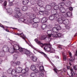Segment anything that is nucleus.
I'll list each match as a JSON object with an SVG mask.
<instances>
[{"instance_id": "423d86ee", "label": "nucleus", "mask_w": 77, "mask_h": 77, "mask_svg": "<svg viewBox=\"0 0 77 77\" xmlns=\"http://www.w3.org/2000/svg\"><path fill=\"white\" fill-rule=\"evenodd\" d=\"M8 74H11L12 75L16 74V70L12 69V68H10L7 70Z\"/></svg>"}, {"instance_id": "cd10ccee", "label": "nucleus", "mask_w": 77, "mask_h": 77, "mask_svg": "<svg viewBox=\"0 0 77 77\" xmlns=\"http://www.w3.org/2000/svg\"><path fill=\"white\" fill-rule=\"evenodd\" d=\"M24 53V54H26L27 56H28L30 54V52L29 51H28L26 49H25Z\"/></svg>"}, {"instance_id": "f8f14e48", "label": "nucleus", "mask_w": 77, "mask_h": 77, "mask_svg": "<svg viewBox=\"0 0 77 77\" xmlns=\"http://www.w3.org/2000/svg\"><path fill=\"white\" fill-rule=\"evenodd\" d=\"M65 17H66V15H64L62 16L61 17L59 18L57 20V22H59V21H62L63 20V18H65Z\"/></svg>"}, {"instance_id": "6e6552de", "label": "nucleus", "mask_w": 77, "mask_h": 77, "mask_svg": "<svg viewBox=\"0 0 77 77\" xmlns=\"http://www.w3.org/2000/svg\"><path fill=\"white\" fill-rule=\"evenodd\" d=\"M55 17L53 15H51L49 17V19L51 21H53L54 20V18H55V17H56L57 18V16H56V15H58L57 14L55 15Z\"/></svg>"}, {"instance_id": "9b49d317", "label": "nucleus", "mask_w": 77, "mask_h": 77, "mask_svg": "<svg viewBox=\"0 0 77 77\" xmlns=\"http://www.w3.org/2000/svg\"><path fill=\"white\" fill-rule=\"evenodd\" d=\"M22 70V68L21 67H18L16 68V74H17V72L18 73H20L21 72V71Z\"/></svg>"}, {"instance_id": "2eb2a0df", "label": "nucleus", "mask_w": 77, "mask_h": 77, "mask_svg": "<svg viewBox=\"0 0 77 77\" xmlns=\"http://www.w3.org/2000/svg\"><path fill=\"white\" fill-rule=\"evenodd\" d=\"M45 9L47 11H50L51 9V7L50 5H46L45 7Z\"/></svg>"}, {"instance_id": "dca6fc26", "label": "nucleus", "mask_w": 77, "mask_h": 77, "mask_svg": "<svg viewBox=\"0 0 77 77\" xmlns=\"http://www.w3.org/2000/svg\"><path fill=\"white\" fill-rule=\"evenodd\" d=\"M63 15H66V17H65V18H67L68 17H72V13L70 12H68L66 14H64Z\"/></svg>"}, {"instance_id": "49530a36", "label": "nucleus", "mask_w": 77, "mask_h": 77, "mask_svg": "<svg viewBox=\"0 0 77 77\" xmlns=\"http://www.w3.org/2000/svg\"><path fill=\"white\" fill-rule=\"evenodd\" d=\"M11 63H12V66H15V65H17V64L16 63H15V62H12Z\"/></svg>"}, {"instance_id": "e433bc0d", "label": "nucleus", "mask_w": 77, "mask_h": 77, "mask_svg": "<svg viewBox=\"0 0 77 77\" xmlns=\"http://www.w3.org/2000/svg\"><path fill=\"white\" fill-rule=\"evenodd\" d=\"M74 57L69 59V63L72 62H73V61H74Z\"/></svg>"}, {"instance_id": "79ce46f5", "label": "nucleus", "mask_w": 77, "mask_h": 77, "mask_svg": "<svg viewBox=\"0 0 77 77\" xmlns=\"http://www.w3.org/2000/svg\"><path fill=\"white\" fill-rule=\"evenodd\" d=\"M71 2L70 1H69L67 3V6L69 7L71 6Z\"/></svg>"}, {"instance_id": "bf43d9fd", "label": "nucleus", "mask_w": 77, "mask_h": 77, "mask_svg": "<svg viewBox=\"0 0 77 77\" xmlns=\"http://www.w3.org/2000/svg\"><path fill=\"white\" fill-rule=\"evenodd\" d=\"M66 29H69L70 28V27L68 25H66Z\"/></svg>"}, {"instance_id": "39448f33", "label": "nucleus", "mask_w": 77, "mask_h": 77, "mask_svg": "<svg viewBox=\"0 0 77 77\" xmlns=\"http://www.w3.org/2000/svg\"><path fill=\"white\" fill-rule=\"evenodd\" d=\"M51 47V46L50 44H45V47L44 48V49L45 51H50V52Z\"/></svg>"}, {"instance_id": "e2e57ef3", "label": "nucleus", "mask_w": 77, "mask_h": 77, "mask_svg": "<svg viewBox=\"0 0 77 77\" xmlns=\"http://www.w3.org/2000/svg\"><path fill=\"white\" fill-rule=\"evenodd\" d=\"M20 61H17V63H16V65H20Z\"/></svg>"}, {"instance_id": "6ab92c4d", "label": "nucleus", "mask_w": 77, "mask_h": 77, "mask_svg": "<svg viewBox=\"0 0 77 77\" xmlns=\"http://www.w3.org/2000/svg\"><path fill=\"white\" fill-rule=\"evenodd\" d=\"M47 24H42L41 25V27L42 30H45L46 29H47Z\"/></svg>"}, {"instance_id": "ddd939ff", "label": "nucleus", "mask_w": 77, "mask_h": 77, "mask_svg": "<svg viewBox=\"0 0 77 77\" xmlns=\"http://www.w3.org/2000/svg\"><path fill=\"white\" fill-rule=\"evenodd\" d=\"M47 18L46 17H43L41 20V23H47Z\"/></svg>"}, {"instance_id": "3c124183", "label": "nucleus", "mask_w": 77, "mask_h": 77, "mask_svg": "<svg viewBox=\"0 0 77 77\" xmlns=\"http://www.w3.org/2000/svg\"><path fill=\"white\" fill-rule=\"evenodd\" d=\"M37 43L38 44H40V45L42 44V46H44V45L40 41H38V42H37Z\"/></svg>"}, {"instance_id": "8fccbe9b", "label": "nucleus", "mask_w": 77, "mask_h": 77, "mask_svg": "<svg viewBox=\"0 0 77 77\" xmlns=\"http://www.w3.org/2000/svg\"><path fill=\"white\" fill-rule=\"evenodd\" d=\"M28 56H29V57H30L31 58H32V57H33V54H32L30 53L29 55H28Z\"/></svg>"}, {"instance_id": "7c9ffc66", "label": "nucleus", "mask_w": 77, "mask_h": 77, "mask_svg": "<svg viewBox=\"0 0 77 77\" xmlns=\"http://www.w3.org/2000/svg\"><path fill=\"white\" fill-rule=\"evenodd\" d=\"M52 30L54 33H57V32H58V30H57V29L56 27L53 28L52 29Z\"/></svg>"}, {"instance_id": "a18cd8bd", "label": "nucleus", "mask_w": 77, "mask_h": 77, "mask_svg": "<svg viewBox=\"0 0 77 77\" xmlns=\"http://www.w3.org/2000/svg\"><path fill=\"white\" fill-rule=\"evenodd\" d=\"M57 29L58 31V30H61V27H60V26L58 25L57 26Z\"/></svg>"}, {"instance_id": "a19ab883", "label": "nucleus", "mask_w": 77, "mask_h": 77, "mask_svg": "<svg viewBox=\"0 0 77 77\" xmlns=\"http://www.w3.org/2000/svg\"><path fill=\"white\" fill-rule=\"evenodd\" d=\"M40 71H43L44 70V66H41L39 68Z\"/></svg>"}, {"instance_id": "393cba45", "label": "nucleus", "mask_w": 77, "mask_h": 77, "mask_svg": "<svg viewBox=\"0 0 77 77\" xmlns=\"http://www.w3.org/2000/svg\"><path fill=\"white\" fill-rule=\"evenodd\" d=\"M27 9H28V8L26 6H24L22 8V10L23 11H26Z\"/></svg>"}, {"instance_id": "4d7b16f0", "label": "nucleus", "mask_w": 77, "mask_h": 77, "mask_svg": "<svg viewBox=\"0 0 77 77\" xmlns=\"http://www.w3.org/2000/svg\"><path fill=\"white\" fill-rule=\"evenodd\" d=\"M44 12L43 11H39V14H40V15H42V14H44Z\"/></svg>"}, {"instance_id": "c756f323", "label": "nucleus", "mask_w": 77, "mask_h": 77, "mask_svg": "<svg viewBox=\"0 0 77 77\" xmlns=\"http://www.w3.org/2000/svg\"><path fill=\"white\" fill-rule=\"evenodd\" d=\"M25 49L22 48L21 47H20L19 49V50L20 52L21 53H23V52L24 53V51H25Z\"/></svg>"}, {"instance_id": "37998d69", "label": "nucleus", "mask_w": 77, "mask_h": 77, "mask_svg": "<svg viewBox=\"0 0 77 77\" xmlns=\"http://www.w3.org/2000/svg\"><path fill=\"white\" fill-rule=\"evenodd\" d=\"M73 69L75 70V72H76V70H77V66H74L73 67Z\"/></svg>"}, {"instance_id": "5fc2aeb1", "label": "nucleus", "mask_w": 77, "mask_h": 77, "mask_svg": "<svg viewBox=\"0 0 77 77\" xmlns=\"http://www.w3.org/2000/svg\"><path fill=\"white\" fill-rule=\"evenodd\" d=\"M63 59H64V60H66V55H63Z\"/></svg>"}, {"instance_id": "69168bd1", "label": "nucleus", "mask_w": 77, "mask_h": 77, "mask_svg": "<svg viewBox=\"0 0 77 77\" xmlns=\"http://www.w3.org/2000/svg\"><path fill=\"white\" fill-rule=\"evenodd\" d=\"M54 71H55V72L56 73V74H57V69H56V68H54Z\"/></svg>"}, {"instance_id": "58836bf2", "label": "nucleus", "mask_w": 77, "mask_h": 77, "mask_svg": "<svg viewBox=\"0 0 77 77\" xmlns=\"http://www.w3.org/2000/svg\"><path fill=\"white\" fill-rule=\"evenodd\" d=\"M50 38V37H49L48 36V37H47L46 39L47 42H49L51 41V39Z\"/></svg>"}, {"instance_id": "ea45409f", "label": "nucleus", "mask_w": 77, "mask_h": 77, "mask_svg": "<svg viewBox=\"0 0 77 77\" xmlns=\"http://www.w3.org/2000/svg\"><path fill=\"white\" fill-rule=\"evenodd\" d=\"M32 9L34 11H36L37 9V10H38V9H39V8H38V7L37 8L36 7H34L32 8Z\"/></svg>"}, {"instance_id": "c85d7f7f", "label": "nucleus", "mask_w": 77, "mask_h": 77, "mask_svg": "<svg viewBox=\"0 0 77 77\" xmlns=\"http://www.w3.org/2000/svg\"><path fill=\"white\" fill-rule=\"evenodd\" d=\"M47 37L45 35H43L41 36L40 39L41 40H45L47 39Z\"/></svg>"}, {"instance_id": "2f4dec72", "label": "nucleus", "mask_w": 77, "mask_h": 77, "mask_svg": "<svg viewBox=\"0 0 77 77\" xmlns=\"http://www.w3.org/2000/svg\"><path fill=\"white\" fill-rule=\"evenodd\" d=\"M30 69L32 71H34L35 69H36V66L34 65H32Z\"/></svg>"}, {"instance_id": "0eeeda50", "label": "nucleus", "mask_w": 77, "mask_h": 77, "mask_svg": "<svg viewBox=\"0 0 77 77\" xmlns=\"http://www.w3.org/2000/svg\"><path fill=\"white\" fill-rule=\"evenodd\" d=\"M61 35L62 34L60 33H58V34H57V35L56 34V33H52V36L53 37V38H57V36H58V37H60Z\"/></svg>"}, {"instance_id": "72a5a7b5", "label": "nucleus", "mask_w": 77, "mask_h": 77, "mask_svg": "<svg viewBox=\"0 0 77 77\" xmlns=\"http://www.w3.org/2000/svg\"><path fill=\"white\" fill-rule=\"evenodd\" d=\"M31 59L34 62H36L37 60V58H36V57H32Z\"/></svg>"}, {"instance_id": "f257e3e1", "label": "nucleus", "mask_w": 77, "mask_h": 77, "mask_svg": "<svg viewBox=\"0 0 77 77\" xmlns=\"http://www.w3.org/2000/svg\"><path fill=\"white\" fill-rule=\"evenodd\" d=\"M18 21L19 23H25L28 24H31L32 25L34 23L33 20L29 19V18L26 17V16L23 17V18H20L18 20Z\"/></svg>"}, {"instance_id": "20e7f679", "label": "nucleus", "mask_w": 77, "mask_h": 77, "mask_svg": "<svg viewBox=\"0 0 77 77\" xmlns=\"http://www.w3.org/2000/svg\"><path fill=\"white\" fill-rule=\"evenodd\" d=\"M59 8V6L58 5H55L54 7V9H52L51 10V12L54 15H57V10H58Z\"/></svg>"}, {"instance_id": "c03bdc74", "label": "nucleus", "mask_w": 77, "mask_h": 77, "mask_svg": "<svg viewBox=\"0 0 77 77\" xmlns=\"http://www.w3.org/2000/svg\"><path fill=\"white\" fill-rule=\"evenodd\" d=\"M54 51H55V50H54V49L51 48L50 52L52 53H54Z\"/></svg>"}, {"instance_id": "412c9836", "label": "nucleus", "mask_w": 77, "mask_h": 77, "mask_svg": "<svg viewBox=\"0 0 77 77\" xmlns=\"http://www.w3.org/2000/svg\"><path fill=\"white\" fill-rule=\"evenodd\" d=\"M70 74L71 75H70V77H73V74L74 73V70L72 68H71L70 69Z\"/></svg>"}, {"instance_id": "f03ea898", "label": "nucleus", "mask_w": 77, "mask_h": 77, "mask_svg": "<svg viewBox=\"0 0 77 77\" xmlns=\"http://www.w3.org/2000/svg\"><path fill=\"white\" fill-rule=\"evenodd\" d=\"M37 4L38 6H39L38 7V8L39 9L38 10H40L41 11L44 12L45 10V8L42 7L44 5V2L42 1H39L38 2Z\"/></svg>"}, {"instance_id": "f3484780", "label": "nucleus", "mask_w": 77, "mask_h": 77, "mask_svg": "<svg viewBox=\"0 0 77 77\" xmlns=\"http://www.w3.org/2000/svg\"><path fill=\"white\" fill-rule=\"evenodd\" d=\"M38 74L39 75V77H44V72L43 71H40L38 73Z\"/></svg>"}, {"instance_id": "338daca9", "label": "nucleus", "mask_w": 77, "mask_h": 77, "mask_svg": "<svg viewBox=\"0 0 77 77\" xmlns=\"http://www.w3.org/2000/svg\"><path fill=\"white\" fill-rule=\"evenodd\" d=\"M15 5L17 6H19V4L18 3H15Z\"/></svg>"}, {"instance_id": "bb28decb", "label": "nucleus", "mask_w": 77, "mask_h": 77, "mask_svg": "<svg viewBox=\"0 0 77 77\" xmlns=\"http://www.w3.org/2000/svg\"><path fill=\"white\" fill-rule=\"evenodd\" d=\"M32 25L33 27H34L35 28H36V27H38V24L37 23H34V22Z\"/></svg>"}, {"instance_id": "13d9d810", "label": "nucleus", "mask_w": 77, "mask_h": 77, "mask_svg": "<svg viewBox=\"0 0 77 77\" xmlns=\"http://www.w3.org/2000/svg\"><path fill=\"white\" fill-rule=\"evenodd\" d=\"M7 5V2L6 1H5L4 3V6H6Z\"/></svg>"}, {"instance_id": "680f3d73", "label": "nucleus", "mask_w": 77, "mask_h": 77, "mask_svg": "<svg viewBox=\"0 0 77 77\" xmlns=\"http://www.w3.org/2000/svg\"><path fill=\"white\" fill-rule=\"evenodd\" d=\"M34 72H36V73L37 72H38V69H35L34 70Z\"/></svg>"}, {"instance_id": "5701e85b", "label": "nucleus", "mask_w": 77, "mask_h": 77, "mask_svg": "<svg viewBox=\"0 0 77 77\" xmlns=\"http://www.w3.org/2000/svg\"><path fill=\"white\" fill-rule=\"evenodd\" d=\"M59 10L62 13H65V9L64 8H61L59 9Z\"/></svg>"}, {"instance_id": "0e129e2a", "label": "nucleus", "mask_w": 77, "mask_h": 77, "mask_svg": "<svg viewBox=\"0 0 77 77\" xmlns=\"http://www.w3.org/2000/svg\"><path fill=\"white\" fill-rule=\"evenodd\" d=\"M68 9L70 10V11H72V9H73V8H72L71 7H69Z\"/></svg>"}, {"instance_id": "6e6d98bb", "label": "nucleus", "mask_w": 77, "mask_h": 77, "mask_svg": "<svg viewBox=\"0 0 77 77\" xmlns=\"http://www.w3.org/2000/svg\"><path fill=\"white\" fill-rule=\"evenodd\" d=\"M58 23H59V24H62V23H63V20H61L60 21H59L58 22Z\"/></svg>"}, {"instance_id": "aec40b11", "label": "nucleus", "mask_w": 77, "mask_h": 77, "mask_svg": "<svg viewBox=\"0 0 77 77\" xmlns=\"http://www.w3.org/2000/svg\"><path fill=\"white\" fill-rule=\"evenodd\" d=\"M33 21L34 23H38L39 21V19L37 17H35L33 19Z\"/></svg>"}, {"instance_id": "774afa93", "label": "nucleus", "mask_w": 77, "mask_h": 77, "mask_svg": "<svg viewBox=\"0 0 77 77\" xmlns=\"http://www.w3.org/2000/svg\"><path fill=\"white\" fill-rule=\"evenodd\" d=\"M12 5H13L12 2H9V6H12Z\"/></svg>"}, {"instance_id": "a878e982", "label": "nucleus", "mask_w": 77, "mask_h": 77, "mask_svg": "<svg viewBox=\"0 0 77 77\" xmlns=\"http://www.w3.org/2000/svg\"><path fill=\"white\" fill-rule=\"evenodd\" d=\"M38 51V52H39V53H41V54H42L43 55H44V56L46 58V59H49L48 57H47V55H46V54H45V53H44L42 52H40L39 51Z\"/></svg>"}, {"instance_id": "603ef678", "label": "nucleus", "mask_w": 77, "mask_h": 77, "mask_svg": "<svg viewBox=\"0 0 77 77\" xmlns=\"http://www.w3.org/2000/svg\"><path fill=\"white\" fill-rule=\"evenodd\" d=\"M17 56H18V55H17V54H15L14 56V59H17Z\"/></svg>"}, {"instance_id": "1a4fd4ad", "label": "nucleus", "mask_w": 77, "mask_h": 77, "mask_svg": "<svg viewBox=\"0 0 77 77\" xmlns=\"http://www.w3.org/2000/svg\"><path fill=\"white\" fill-rule=\"evenodd\" d=\"M36 15L34 14H31L30 15L28 16L27 18H29L30 19L33 20L35 18Z\"/></svg>"}, {"instance_id": "a211bd4d", "label": "nucleus", "mask_w": 77, "mask_h": 77, "mask_svg": "<svg viewBox=\"0 0 77 77\" xmlns=\"http://www.w3.org/2000/svg\"><path fill=\"white\" fill-rule=\"evenodd\" d=\"M23 3L24 5H27L29 1V0H23Z\"/></svg>"}, {"instance_id": "052dcab7", "label": "nucleus", "mask_w": 77, "mask_h": 77, "mask_svg": "<svg viewBox=\"0 0 77 77\" xmlns=\"http://www.w3.org/2000/svg\"><path fill=\"white\" fill-rule=\"evenodd\" d=\"M62 72H66V70L65 68H64L62 70Z\"/></svg>"}, {"instance_id": "864d4df0", "label": "nucleus", "mask_w": 77, "mask_h": 77, "mask_svg": "<svg viewBox=\"0 0 77 77\" xmlns=\"http://www.w3.org/2000/svg\"><path fill=\"white\" fill-rule=\"evenodd\" d=\"M44 13H45V14H46V15H48L49 14V12L47 11H45L44 12Z\"/></svg>"}, {"instance_id": "4c0bfd02", "label": "nucleus", "mask_w": 77, "mask_h": 77, "mask_svg": "<svg viewBox=\"0 0 77 77\" xmlns=\"http://www.w3.org/2000/svg\"><path fill=\"white\" fill-rule=\"evenodd\" d=\"M30 76L31 77H36V75L34 73H32L30 75Z\"/></svg>"}, {"instance_id": "de8ad7c7", "label": "nucleus", "mask_w": 77, "mask_h": 77, "mask_svg": "<svg viewBox=\"0 0 77 77\" xmlns=\"http://www.w3.org/2000/svg\"><path fill=\"white\" fill-rule=\"evenodd\" d=\"M25 70L26 72H28L29 71V67H26L25 69Z\"/></svg>"}, {"instance_id": "9d476101", "label": "nucleus", "mask_w": 77, "mask_h": 77, "mask_svg": "<svg viewBox=\"0 0 77 77\" xmlns=\"http://www.w3.org/2000/svg\"><path fill=\"white\" fill-rule=\"evenodd\" d=\"M3 49H4L3 50V51L4 52L5 51L7 52L9 51V47L7 46H4L2 47Z\"/></svg>"}, {"instance_id": "4be33fe9", "label": "nucleus", "mask_w": 77, "mask_h": 77, "mask_svg": "<svg viewBox=\"0 0 77 77\" xmlns=\"http://www.w3.org/2000/svg\"><path fill=\"white\" fill-rule=\"evenodd\" d=\"M63 24H64L67 25L69 24V20L67 19H65L63 20Z\"/></svg>"}, {"instance_id": "4468645a", "label": "nucleus", "mask_w": 77, "mask_h": 77, "mask_svg": "<svg viewBox=\"0 0 77 77\" xmlns=\"http://www.w3.org/2000/svg\"><path fill=\"white\" fill-rule=\"evenodd\" d=\"M47 33L48 34V36L49 38H50V37H51V36H52V33H51V30H48L47 32Z\"/></svg>"}, {"instance_id": "473e14b6", "label": "nucleus", "mask_w": 77, "mask_h": 77, "mask_svg": "<svg viewBox=\"0 0 77 77\" xmlns=\"http://www.w3.org/2000/svg\"><path fill=\"white\" fill-rule=\"evenodd\" d=\"M64 5H65V3H64V2H60L58 4L59 6L61 8L62 7V6H63Z\"/></svg>"}, {"instance_id": "f704fd0d", "label": "nucleus", "mask_w": 77, "mask_h": 77, "mask_svg": "<svg viewBox=\"0 0 77 77\" xmlns=\"http://www.w3.org/2000/svg\"><path fill=\"white\" fill-rule=\"evenodd\" d=\"M30 3L32 5H34L36 3V1L35 0H31Z\"/></svg>"}, {"instance_id": "b1692460", "label": "nucleus", "mask_w": 77, "mask_h": 77, "mask_svg": "<svg viewBox=\"0 0 77 77\" xmlns=\"http://www.w3.org/2000/svg\"><path fill=\"white\" fill-rule=\"evenodd\" d=\"M14 48H15V49L16 50H19V48H20L19 45H14Z\"/></svg>"}, {"instance_id": "7ed1b4c3", "label": "nucleus", "mask_w": 77, "mask_h": 77, "mask_svg": "<svg viewBox=\"0 0 77 77\" xmlns=\"http://www.w3.org/2000/svg\"><path fill=\"white\" fill-rule=\"evenodd\" d=\"M14 11L16 12V14L14 15L15 17L17 18H18L20 17L22 14L20 12V11H21V9L15 7Z\"/></svg>"}, {"instance_id": "09e8293b", "label": "nucleus", "mask_w": 77, "mask_h": 77, "mask_svg": "<svg viewBox=\"0 0 77 77\" xmlns=\"http://www.w3.org/2000/svg\"><path fill=\"white\" fill-rule=\"evenodd\" d=\"M21 72L23 74H24L25 73H26V71L25 70V69H22V70H21Z\"/></svg>"}, {"instance_id": "c9c22d12", "label": "nucleus", "mask_w": 77, "mask_h": 77, "mask_svg": "<svg viewBox=\"0 0 77 77\" xmlns=\"http://www.w3.org/2000/svg\"><path fill=\"white\" fill-rule=\"evenodd\" d=\"M56 5V3L55 2H53L51 5V8H53V7H55Z\"/></svg>"}]
</instances>
